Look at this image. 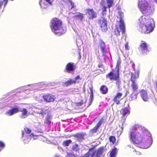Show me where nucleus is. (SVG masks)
<instances>
[{
  "mask_svg": "<svg viewBox=\"0 0 157 157\" xmlns=\"http://www.w3.org/2000/svg\"><path fill=\"white\" fill-rule=\"evenodd\" d=\"M25 130L26 133L29 134L31 132V130L28 128H25Z\"/></svg>",
  "mask_w": 157,
  "mask_h": 157,
  "instance_id": "nucleus-37",
  "label": "nucleus"
},
{
  "mask_svg": "<svg viewBox=\"0 0 157 157\" xmlns=\"http://www.w3.org/2000/svg\"><path fill=\"white\" fill-rule=\"evenodd\" d=\"M140 23L139 30L142 33H147L152 31L154 27L153 20L146 16H142L139 19Z\"/></svg>",
  "mask_w": 157,
  "mask_h": 157,
  "instance_id": "nucleus-2",
  "label": "nucleus"
},
{
  "mask_svg": "<svg viewBox=\"0 0 157 157\" xmlns=\"http://www.w3.org/2000/svg\"><path fill=\"white\" fill-rule=\"evenodd\" d=\"M81 105V103H78V105Z\"/></svg>",
  "mask_w": 157,
  "mask_h": 157,
  "instance_id": "nucleus-46",
  "label": "nucleus"
},
{
  "mask_svg": "<svg viewBox=\"0 0 157 157\" xmlns=\"http://www.w3.org/2000/svg\"><path fill=\"white\" fill-rule=\"evenodd\" d=\"M4 100L2 98L0 99V109L4 107L2 105H7L5 103V102H4Z\"/></svg>",
  "mask_w": 157,
  "mask_h": 157,
  "instance_id": "nucleus-26",
  "label": "nucleus"
},
{
  "mask_svg": "<svg viewBox=\"0 0 157 157\" xmlns=\"http://www.w3.org/2000/svg\"><path fill=\"white\" fill-rule=\"evenodd\" d=\"M90 105L93 99V89L92 88L90 87Z\"/></svg>",
  "mask_w": 157,
  "mask_h": 157,
  "instance_id": "nucleus-24",
  "label": "nucleus"
},
{
  "mask_svg": "<svg viewBox=\"0 0 157 157\" xmlns=\"http://www.w3.org/2000/svg\"><path fill=\"white\" fill-rule=\"evenodd\" d=\"M83 14L80 13H78V14L75 15L74 17L77 19L82 21L83 18Z\"/></svg>",
  "mask_w": 157,
  "mask_h": 157,
  "instance_id": "nucleus-23",
  "label": "nucleus"
},
{
  "mask_svg": "<svg viewBox=\"0 0 157 157\" xmlns=\"http://www.w3.org/2000/svg\"><path fill=\"white\" fill-rule=\"evenodd\" d=\"M138 49L143 55L147 54L150 51L149 45L145 41L141 40L138 47Z\"/></svg>",
  "mask_w": 157,
  "mask_h": 157,
  "instance_id": "nucleus-6",
  "label": "nucleus"
},
{
  "mask_svg": "<svg viewBox=\"0 0 157 157\" xmlns=\"http://www.w3.org/2000/svg\"><path fill=\"white\" fill-rule=\"evenodd\" d=\"M130 110L128 108H124L122 109L121 110V113L122 114L123 117H124L126 115L129 114L130 113Z\"/></svg>",
  "mask_w": 157,
  "mask_h": 157,
  "instance_id": "nucleus-19",
  "label": "nucleus"
},
{
  "mask_svg": "<svg viewBox=\"0 0 157 157\" xmlns=\"http://www.w3.org/2000/svg\"><path fill=\"white\" fill-rule=\"evenodd\" d=\"M71 142V140H66L63 142V144L65 146H68Z\"/></svg>",
  "mask_w": 157,
  "mask_h": 157,
  "instance_id": "nucleus-32",
  "label": "nucleus"
},
{
  "mask_svg": "<svg viewBox=\"0 0 157 157\" xmlns=\"http://www.w3.org/2000/svg\"><path fill=\"white\" fill-rule=\"evenodd\" d=\"M102 123V121L101 120L99 121L98 122L96 126L94 128V131H96L98 129V128L101 125Z\"/></svg>",
  "mask_w": 157,
  "mask_h": 157,
  "instance_id": "nucleus-28",
  "label": "nucleus"
},
{
  "mask_svg": "<svg viewBox=\"0 0 157 157\" xmlns=\"http://www.w3.org/2000/svg\"><path fill=\"white\" fill-rule=\"evenodd\" d=\"M138 6L140 10L143 13H146L151 10V6L147 2H140Z\"/></svg>",
  "mask_w": 157,
  "mask_h": 157,
  "instance_id": "nucleus-7",
  "label": "nucleus"
},
{
  "mask_svg": "<svg viewBox=\"0 0 157 157\" xmlns=\"http://www.w3.org/2000/svg\"><path fill=\"white\" fill-rule=\"evenodd\" d=\"M25 97L26 98H27V97Z\"/></svg>",
  "mask_w": 157,
  "mask_h": 157,
  "instance_id": "nucleus-54",
  "label": "nucleus"
},
{
  "mask_svg": "<svg viewBox=\"0 0 157 157\" xmlns=\"http://www.w3.org/2000/svg\"><path fill=\"white\" fill-rule=\"evenodd\" d=\"M133 72H131V86L133 91L135 92L138 88V84L135 79L138 77L140 71L139 69H133Z\"/></svg>",
  "mask_w": 157,
  "mask_h": 157,
  "instance_id": "nucleus-5",
  "label": "nucleus"
},
{
  "mask_svg": "<svg viewBox=\"0 0 157 157\" xmlns=\"http://www.w3.org/2000/svg\"><path fill=\"white\" fill-rule=\"evenodd\" d=\"M99 42L101 51L103 54L105 55L106 53L105 43L102 40H100Z\"/></svg>",
  "mask_w": 157,
  "mask_h": 157,
  "instance_id": "nucleus-16",
  "label": "nucleus"
},
{
  "mask_svg": "<svg viewBox=\"0 0 157 157\" xmlns=\"http://www.w3.org/2000/svg\"><path fill=\"white\" fill-rule=\"evenodd\" d=\"M19 112V107H15L8 110L5 113L7 116H11Z\"/></svg>",
  "mask_w": 157,
  "mask_h": 157,
  "instance_id": "nucleus-12",
  "label": "nucleus"
},
{
  "mask_svg": "<svg viewBox=\"0 0 157 157\" xmlns=\"http://www.w3.org/2000/svg\"><path fill=\"white\" fill-rule=\"evenodd\" d=\"M107 7H105V6H104L103 8V10H102V14H103V15H104V14H105L106 13V8H107Z\"/></svg>",
  "mask_w": 157,
  "mask_h": 157,
  "instance_id": "nucleus-36",
  "label": "nucleus"
},
{
  "mask_svg": "<svg viewBox=\"0 0 157 157\" xmlns=\"http://www.w3.org/2000/svg\"><path fill=\"white\" fill-rule=\"evenodd\" d=\"M119 69H115L106 75V78L111 80H116L119 78Z\"/></svg>",
  "mask_w": 157,
  "mask_h": 157,
  "instance_id": "nucleus-9",
  "label": "nucleus"
},
{
  "mask_svg": "<svg viewBox=\"0 0 157 157\" xmlns=\"http://www.w3.org/2000/svg\"><path fill=\"white\" fill-rule=\"evenodd\" d=\"M137 154L138 155H141V153H140V152H138V153H137Z\"/></svg>",
  "mask_w": 157,
  "mask_h": 157,
  "instance_id": "nucleus-47",
  "label": "nucleus"
},
{
  "mask_svg": "<svg viewBox=\"0 0 157 157\" xmlns=\"http://www.w3.org/2000/svg\"><path fill=\"white\" fill-rule=\"evenodd\" d=\"M34 111L37 113L41 114L43 115H44V114L46 113L45 112H46L44 109H41L39 107H37L36 108H35Z\"/></svg>",
  "mask_w": 157,
  "mask_h": 157,
  "instance_id": "nucleus-20",
  "label": "nucleus"
},
{
  "mask_svg": "<svg viewBox=\"0 0 157 157\" xmlns=\"http://www.w3.org/2000/svg\"><path fill=\"white\" fill-rule=\"evenodd\" d=\"M142 99L144 101H147L149 99V96L146 90H141L140 92Z\"/></svg>",
  "mask_w": 157,
  "mask_h": 157,
  "instance_id": "nucleus-14",
  "label": "nucleus"
},
{
  "mask_svg": "<svg viewBox=\"0 0 157 157\" xmlns=\"http://www.w3.org/2000/svg\"><path fill=\"white\" fill-rule=\"evenodd\" d=\"M98 22L102 32H105L107 30V21L105 18L102 17L98 19Z\"/></svg>",
  "mask_w": 157,
  "mask_h": 157,
  "instance_id": "nucleus-8",
  "label": "nucleus"
},
{
  "mask_svg": "<svg viewBox=\"0 0 157 157\" xmlns=\"http://www.w3.org/2000/svg\"><path fill=\"white\" fill-rule=\"evenodd\" d=\"M118 132V133L120 132V134L119 135V136L121 135V133L122 132L121 131L120 132Z\"/></svg>",
  "mask_w": 157,
  "mask_h": 157,
  "instance_id": "nucleus-48",
  "label": "nucleus"
},
{
  "mask_svg": "<svg viewBox=\"0 0 157 157\" xmlns=\"http://www.w3.org/2000/svg\"><path fill=\"white\" fill-rule=\"evenodd\" d=\"M125 47L126 50H128L130 49V47H129L128 43V42H126L125 44Z\"/></svg>",
  "mask_w": 157,
  "mask_h": 157,
  "instance_id": "nucleus-39",
  "label": "nucleus"
},
{
  "mask_svg": "<svg viewBox=\"0 0 157 157\" xmlns=\"http://www.w3.org/2000/svg\"><path fill=\"white\" fill-rule=\"evenodd\" d=\"M67 157H76L73 152L71 151L67 152Z\"/></svg>",
  "mask_w": 157,
  "mask_h": 157,
  "instance_id": "nucleus-31",
  "label": "nucleus"
},
{
  "mask_svg": "<svg viewBox=\"0 0 157 157\" xmlns=\"http://www.w3.org/2000/svg\"><path fill=\"white\" fill-rule=\"evenodd\" d=\"M98 67L99 68H103V64L101 63H100L98 65Z\"/></svg>",
  "mask_w": 157,
  "mask_h": 157,
  "instance_id": "nucleus-41",
  "label": "nucleus"
},
{
  "mask_svg": "<svg viewBox=\"0 0 157 157\" xmlns=\"http://www.w3.org/2000/svg\"><path fill=\"white\" fill-rule=\"evenodd\" d=\"M121 128H122V130L123 129V128L122 127H121Z\"/></svg>",
  "mask_w": 157,
  "mask_h": 157,
  "instance_id": "nucleus-51",
  "label": "nucleus"
},
{
  "mask_svg": "<svg viewBox=\"0 0 157 157\" xmlns=\"http://www.w3.org/2000/svg\"><path fill=\"white\" fill-rule=\"evenodd\" d=\"M117 150L116 148L115 147L110 151V157H115L117 154Z\"/></svg>",
  "mask_w": 157,
  "mask_h": 157,
  "instance_id": "nucleus-21",
  "label": "nucleus"
},
{
  "mask_svg": "<svg viewBox=\"0 0 157 157\" xmlns=\"http://www.w3.org/2000/svg\"><path fill=\"white\" fill-rule=\"evenodd\" d=\"M74 3H72L71 2V5H74ZM74 6H72V8H74Z\"/></svg>",
  "mask_w": 157,
  "mask_h": 157,
  "instance_id": "nucleus-45",
  "label": "nucleus"
},
{
  "mask_svg": "<svg viewBox=\"0 0 157 157\" xmlns=\"http://www.w3.org/2000/svg\"><path fill=\"white\" fill-rule=\"evenodd\" d=\"M80 78L79 76H77L75 78L72 79H70L65 83V84L67 86L71 85L73 83H75L78 80L80 79Z\"/></svg>",
  "mask_w": 157,
  "mask_h": 157,
  "instance_id": "nucleus-17",
  "label": "nucleus"
},
{
  "mask_svg": "<svg viewBox=\"0 0 157 157\" xmlns=\"http://www.w3.org/2000/svg\"><path fill=\"white\" fill-rule=\"evenodd\" d=\"M123 17L124 15L123 13H118L117 17L120 19L119 21L120 24L119 25H116L115 29L114 30L115 35L117 36H120V32L121 30L123 34L124 33L125 31V27L123 19Z\"/></svg>",
  "mask_w": 157,
  "mask_h": 157,
  "instance_id": "nucleus-4",
  "label": "nucleus"
},
{
  "mask_svg": "<svg viewBox=\"0 0 157 157\" xmlns=\"http://www.w3.org/2000/svg\"><path fill=\"white\" fill-rule=\"evenodd\" d=\"M122 95V94L120 93H117L116 96L114 97L113 101L116 102V104H119L120 103V101L121 100V98Z\"/></svg>",
  "mask_w": 157,
  "mask_h": 157,
  "instance_id": "nucleus-18",
  "label": "nucleus"
},
{
  "mask_svg": "<svg viewBox=\"0 0 157 157\" xmlns=\"http://www.w3.org/2000/svg\"><path fill=\"white\" fill-rule=\"evenodd\" d=\"M122 120V121L123 122H124L125 121V119L124 118H123V119Z\"/></svg>",
  "mask_w": 157,
  "mask_h": 157,
  "instance_id": "nucleus-44",
  "label": "nucleus"
},
{
  "mask_svg": "<svg viewBox=\"0 0 157 157\" xmlns=\"http://www.w3.org/2000/svg\"><path fill=\"white\" fill-rule=\"evenodd\" d=\"M5 146L4 143L2 141H0V147L3 149L4 147Z\"/></svg>",
  "mask_w": 157,
  "mask_h": 157,
  "instance_id": "nucleus-38",
  "label": "nucleus"
},
{
  "mask_svg": "<svg viewBox=\"0 0 157 157\" xmlns=\"http://www.w3.org/2000/svg\"><path fill=\"white\" fill-rule=\"evenodd\" d=\"M121 64V60L119 59L117 60V65L115 69H119L120 68Z\"/></svg>",
  "mask_w": 157,
  "mask_h": 157,
  "instance_id": "nucleus-30",
  "label": "nucleus"
},
{
  "mask_svg": "<svg viewBox=\"0 0 157 157\" xmlns=\"http://www.w3.org/2000/svg\"><path fill=\"white\" fill-rule=\"evenodd\" d=\"M19 111L21 112L19 115L21 119L26 118L30 114V113L25 108H19Z\"/></svg>",
  "mask_w": 157,
  "mask_h": 157,
  "instance_id": "nucleus-11",
  "label": "nucleus"
},
{
  "mask_svg": "<svg viewBox=\"0 0 157 157\" xmlns=\"http://www.w3.org/2000/svg\"><path fill=\"white\" fill-rule=\"evenodd\" d=\"M51 0H46V1L50 5L52 4V2L50 1Z\"/></svg>",
  "mask_w": 157,
  "mask_h": 157,
  "instance_id": "nucleus-42",
  "label": "nucleus"
},
{
  "mask_svg": "<svg viewBox=\"0 0 157 157\" xmlns=\"http://www.w3.org/2000/svg\"><path fill=\"white\" fill-rule=\"evenodd\" d=\"M56 157H60L58 156H56Z\"/></svg>",
  "mask_w": 157,
  "mask_h": 157,
  "instance_id": "nucleus-52",
  "label": "nucleus"
},
{
  "mask_svg": "<svg viewBox=\"0 0 157 157\" xmlns=\"http://www.w3.org/2000/svg\"><path fill=\"white\" fill-rule=\"evenodd\" d=\"M43 140L44 141H45V140Z\"/></svg>",
  "mask_w": 157,
  "mask_h": 157,
  "instance_id": "nucleus-53",
  "label": "nucleus"
},
{
  "mask_svg": "<svg viewBox=\"0 0 157 157\" xmlns=\"http://www.w3.org/2000/svg\"><path fill=\"white\" fill-rule=\"evenodd\" d=\"M109 141L110 142H112L113 144H114L116 141L115 138L113 136H111L109 137Z\"/></svg>",
  "mask_w": 157,
  "mask_h": 157,
  "instance_id": "nucleus-34",
  "label": "nucleus"
},
{
  "mask_svg": "<svg viewBox=\"0 0 157 157\" xmlns=\"http://www.w3.org/2000/svg\"><path fill=\"white\" fill-rule=\"evenodd\" d=\"M51 23L52 30L56 34L61 35L65 32L66 30L63 26V22L61 20L57 18H54Z\"/></svg>",
  "mask_w": 157,
  "mask_h": 157,
  "instance_id": "nucleus-3",
  "label": "nucleus"
},
{
  "mask_svg": "<svg viewBox=\"0 0 157 157\" xmlns=\"http://www.w3.org/2000/svg\"><path fill=\"white\" fill-rule=\"evenodd\" d=\"M8 0H4V1H6V3H7V1H8Z\"/></svg>",
  "mask_w": 157,
  "mask_h": 157,
  "instance_id": "nucleus-50",
  "label": "nucleus"
},
{
  "mask_svg": "<svg viewBox=\"0 0 157 157\" xmlns=\"http://www.w3.org/2000/svg\"><path fill=\"white\" fill-rule=\"evenodd\" d=\"M76 67V65L71 62L69 63L67 65L66 69H74Z\"/></svg>",
  "mask_w": 157,
  "mask_h": 157,
  "instance_id": "nucleus-22",
  "label": "nucleus"
},
{
  "mask_svg": "<svg viewBox=\"0 0 157 157\" xmlns=\"http://www.w3.org/2000/svg\"><path fill=\"white\" fill-rule=\"evenodd\" d=\"M74 69H66V72L69 73H72L74 71Z\"/></svg>",
  "mask_w": 157,
  "mask_h": 157,
  "instance_id": "nucleus-40",
  "label": "nucleus"
},
{
  "mask_svg": "<svg viewBox=\"0 0 157 157\" xmlns=\"http://www.w3.org/2000/svg\"><path fill=\"white\" fill-rule=\"evenodd\" d=\"M155 3L157 4V0H154Z\"/></svg>",
  "mask_w": 157,
  "mask_h": 157,
  "instance_id": "nucleus-49",
  "label": "nucleus"
},
{
  "mask_svg": "<svg viewBox=\"0 0 157 157\" xmlns=\"http://www.w3.org/2000/svg\"><path fill=\"white\" fill-rule=\"evenodd\" d=\"M106 2L108 4L107 7L108 8H110L113 4V0H106Z\"/></svg>",
  "mask_w": 157,
  "mask_h": 157,
  "instance_id": "nucleus-27",
  "label": "nucleus"
},
{
  "mask_svg": "<svg viewBox=\"0 0 157 157\" xmlns=\"http://www.w3.org/2000/svg\"><path fill=\"white\" fill-rule=\"evenodd\" d=\"M43 97L40 95H39L35 98L36 100L39 101H41L42 100Z\"/></svg>",
  "mask_w": 157,
  "mask_h": 157,
  "instance_id": "nucleus-35",
  "label": "nucleus"
},
{
  "mask_svg": "<svg viewBox=\"0 0 157 157\" xmlns=\"http://www.w3.org/2000/svg\"><path fill=\"white\" fill-rule=\"evenodd\" d=\"M72 149L74 151H77L79 149L78 145L77 144L74 145L72 147Z\"/></svg>",
  "mask_w": 157,
  "mask_h": 157,
  "instance_id": "nucleus-33",
  "label": "nucleus"
},
{
  "mask_svg": "<svg viewBox=\"0 0 157 157\" xmlns=\"http://www.w3.org/2000/svg\"><path fill=\"white\" fill-rule=\"evenodd\" d=\"M22 137L23 139L24 140V142L25 143H28L30 140V138L32 137H33L34 140L36 139H38L40 136H36L34 135L33 133L31 134L30 135H29L27 137H25V138H24V135H23V132H22Z\"/></svg>",
  "mask_w": 157,
  "mask_h": 157,
  "instance_id": "nucleus-13",
  "label": "nucleus"
},
{
  "mask_svg": "<svg viewBox=\"0 0 157 157\" xmlns=\"http://www.w3.org/2000/svg\"><path fill=\"white\" fill-rule=\"evenodd\" d=\"M108 88L105 86H102L100 88V90L103 94H106L108 91Z\"/></svg>",
  "mask_w": 157,
  "mask_h": 157,
  "instance_id": "nucleus-25",
  "label": "nucleus"
},
{
  "mask_svg": "<svg viewBox=\"0 0 157 157\" xmlns=\"http://www.w3.org/2000/svg\"><path fill=\"white\" fill-rule=\"evenodd\" d=\"M43 97L44 99L48 102L53 101L56 98L54 96L50 94H45Z\"/></svg>",
  "mask_w": 157,
  "mask_h": 157,
  "instance_id": "nucleus-15",
  "label": "nucleus"
},
{
  "mask_svg": "<svg viewBox=\"0 0 157 157\" xmlns=\"http://www.w3.org/2000/svg\"><path fill=\"white\" fill-rule=\"evenodd\" d=\"M2 4L3 3L0 0V9L1 8L2 5Z\"/></svg>",
  "mask_w": 157,
  "mask_h": 157,
  "instance_id": "nucleus-43",
  "label": "nucleus"
},
{
  "mask_svg": "<svg viewBox=\"0 0 157 157\" xmlns=\"http://www.w3.org/2000/svg\"><path fill=\"white\" fill-rule=\"evenodd\" d=\"M86 14L88 16L89 20H93L97 17V13L92 9H87Z\"/></svg>",
  "mask_w": 157,
  "mask_h": 157,
  "instance_id": "nucleus-10",
  "label": "nucleus"
},
{
  "mask_svg": "<svg viewBox=\"0 0 157 157\" xmlns=\"http://www.w3.org/2000/svg\"><path fill=\"white\" fill-rule=\"evenodd\" d=\"M51 116L50 115H48L45 120V122L49 124L51 123Z\"/></svg>",
  "mask_w": 157,
  "mask_h": 157,
  "instance_id": "nucleus-29",
  "label": "nucleus"
},
{
  "mask_svg": "<svg viewBox=\"0 0 157 157\" xmlns=\"http://www.w3.org/2000/svg\"><path fill=\"white\" fill-rule=\"evenodd\" d=\"M129 139L136 146L146 149L150 147L152 140L151 133L144 127L137 125L129 134Z\"/></svg>",
  "mask_w": 157,
  "mask_h": 157,
  "instance_id": "nucleus-1",
  "label": "nucleus"
}]
</instances>
